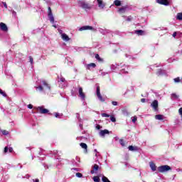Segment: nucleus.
<instances>
[{"label": "nucleus", "instance_id": "1", "mask_svg": "<svg viewBox=\"0 0 182 182\" xmlns=\"http://www.w3.org/2000/svg\"><path fill=\"white\" fill-rule=\"evenodd\" d=\"M38 86L35 87L36 92L43 95H49L51 92L50 85L48 82L40 80L37 82Z\"/></svg>", "mask_w": 182, "mask_h": 182}, {"label": "nucleus", "instance_id": "2", "mask_svg": "<svg viewBox=\"0 0 182 182\" xmlns=\"http://www.w3.org/2000/svg\"><path fill=\"white\" fill-rule=\"evenodd\" d=\"M111 70H116V69L120 70V73H129L127 70H129V66L126 65L125 64H123V63L115 64V65H110Z\"/></svg>", "mask_w": 182, "mask_h": 182}, {"label": "nucleus", "instance_id": "3", "mask_svg": "<svg viewBox=\"0 0 182 182\" xmlns=\"http://www.w3.org/2000/svg\"><path fill=\"white\" fill-rule=\"evenodd\" d=\"M79 8H82V9H84L85 12H87L88 11H90L92 9V4H89L85 0H80L77 2Z\"/></svg>", "mask_w": 182, "mask_h": 182}, {"label": "nucleus", "instance_id": "4", "mask_svg": "<svg viewBox=\"0 0 182 182\" xmlns=\"http://www.w3.org/2000/svg\"><path fill=\"white\" fill-rule=\"evenodd\" d=\"M58 85L59 87H61V89H63V87H68V81H66L65 77H61L58 80Z\"/></svg>", "mask_w": 182, "mask_h": 182}, {"label": "nucleus", "instance_id": "5", "mask_svg": "<svg viewBox=\"0 0 182 182\" xmlns=\"http://www.w3.org/2000/svg\"><path fill=\"white\" fill-rule=\"evenodd\" d=\"M58 85L59 87H61V89H63V87H68V81H66L65 77H61L58 80Z\"/></svg>", "mask_w": 182, "mask_h": 182}, {"label": "nucleus", "instance_id": "6", "mask_svg": "<svg viewBox=\"0 0 182 182\" xmlns=\"http://www.w3.org/2000/svg\"><path fill=\"white\" fill-rule=\"evenodd\" d=\"M169 170H171V167H170L168 165H164L158 167V171L159 173H167V171H169Z\"/></svg>", "mask_w": 182, "mask_h": 182}, {"label": "nucleus", "instance_id": "7", "mask_svg": "<svg viewBox=\"0 0 182 182\" xmlns=\"http://www.w3.org/2000/svg\"><path fill=\"white\" fill-rule=\"evenodd\" d=\"M78 96L80 97L81 100L85 101L86 100V95L83 92V88L82 87H78Z\"/></svg>", "mask_w": 182, "mask_h": 182}, {"label": "nucleus", "instance_id": "8", "mask_svg": "<svg viewBox=\"0 0 182 182\" xmlns=\"http://www.w3.org/2000/svg\"><path fill=\"white\" fill-rule=\"evenodd\" d=\"M35 109L41 114H46V113H49V109H46L43 106L35 107Z\"/></svg>", "mask_w": 182, "mask_h": 182}, {"label": "nucleus", "instance_id": "9", "mask_svg": "<svg viewBox=\"0 0 182 182\" xmlns=\"http://www.w3.org/2000/svg\"><path fill=\"white\" fill-rule=\"evenodd\" d=\"M95 2H97V4L100 9H105V6H106V3L103 2V0H95Z\"/></svg>", "mask_w": 182, "mask_h": 182}, {"label": "nucleus", "instance_id": "10", "mask_svg": "<svg viewBox=\"0 0 182 182\" xmlns=\"http://www.w3.org/2000/svg\"><path fill=\"white\" fill-rule=\"evenodd\" d=\"M151 107H152L155 112H157L159 110V101L157 100H154L151 104Z\"/></svg>", "mask_w": 182, "mask_h": 182}, {"label": "nucleus", "instance_id": "11", "mask_svg": "<svg viewBox=\"0 0 182 182\" xmlns=\"http://www.w3.org/2000/svg\"><path fill=\"white\" fill-rule=\"evenodd\" d=\"M106 134H110V132L107 129L100 130L99 132L100 137L105 138L106 136Z\"/></svg>", "mask_w": 182, "mask_h": 182}, {"label": "nucleus", "instance_id": "12", "mask_svg": "<svg viewBox=\"0 0 182 182\" xmlns=\"http://www.w3.org/2000/svg\"><path fill=\"white\" fill-rule=\"evenodd\" d=\"M97 97H98L99 100H100V102H105L103 97L100 94V87L99 86L97 87Z\"/></svg>", "mask_w": 182, "mask_h": 182}, {"label": "nucleus", "instance_id": "13", "mask_svg": "<svg viewBox=\"0 0 182 182\" xmlns=\"http://www.w3.org/2000/svg\"><path fill=\"white\" fill-rule=\"evenodd\" d=\"M76 117L79 122V127L80 128L81 130H83V119L80 118V115L79 114H76Z\"/></svg>", "mask_w": 182, "mask_h": 182}, {"label": "nucleus", "instance_id": "14", "mask_svg": "<svg viewBox=\"0 0 182 182\" xmlns=\"http://www.w3.org/2000/svg\"><path fill=\"white\" fill-rule=\"evenodd\" d=\"M156 2L159 4V5H164L165 6L170 5V3L167 0H156Z\"/></svg>", "mask_w": 182, "mask_h": 182}, {"label": "nucleus", "instance_id": "15", "mask_svg": "<svg viewBox=\"0 0 182 182\" xmlns=\"http://www.w3.org/2000/svg\"><path fill=\"white\" fill-rule=\"evenodd\" d=\"M0 29L3 31V32H8V26L5 23H0Z\"/></svg>", "mask_w": 182, "mask_h": 182}, {"label": "nucleus", "instance_id": "16", "mask_svg": "<svg viewBox=\"0 0 182 182\" xmlns=\"http://www.w3.org/2000/svg\"><path fill=\"white\" fill-rule=\"evenodd\" d=\"M93 27L90 26H83L82 27L79 28V31L82 32V31H92Z\"/></svg>", "mask_w": 182, "mask_h": 182}, {"label": "nucleus", "instance_id": "17", "mask_svg": "<svg viewBox=\"0 0 182 182\" xmlns=\"http://www.w3.org/2000/svg\"><path fill=\"white\" fill-rule=\"evenodd\" d=\"M99 171V166L97 164H95L92 166V170H91L90 173L91 174H95V173H97V171Z\"/></svg>", "mask_w": 182, "mask_h": 182}, {"label": "nucleus", "instance_id": "18", "mask_svg": "<svg viewBox=\"0 0 182 182\" xmlns=\"http://www.w3.org/2000/svg\"><path fill=\"white\" fill-rule=\"evenodd\" d=\"M61 39H63L64 42H69V41H70V38H69V36L66 33L62 34Z\"/></svg>", "mask_w": 182, "mask_h": 182}, {"label": "nucleus", "instance_id": "19", "mask_svg": "<svg viewBox=\"0 0 182 182\" xmlns=\"http://www.w3.org/2000/svg\"><path fill=\"white\" fill-rule=\"evenodd\" d=\"M129 7L127 6H124L123 7H121L118 9V12L119 14H125L126 13V11H127V9Z\"/></svg>", "mask_w": 182, "mask_h": 182}, {"label": "nucleus", "instance_id": "20", "mask_svg": "<svg viewBox=\"0 0 182 182\" xmlns=\"http://www.w3.org/2000/svg\"><path fill=\"white\" fill-rule=\"evenodd\" d=\"M149 167L152 171H156V170H157V166H156V164L154 162L149 163Z\"/></svg>", "mask_w": 182, "mask_h": 182}, {"label": "nucleus", "instance_id": "21", "mask_svg": "<svg viewBox=\"0 0 182 182\" xmlns=\"http://www.w3.org/2000/svg\"><path fill=\"white\" fill-rule=\"evenodd\" d=\"M95 68H96V64L94 63H91L86 65V68L88 69L89 70H90V69H95Z\"/></svg>", "mask_w": 182, "mask_h": 182}, {"label": "nucleus", "instance_id": "22", "mask_svg": "<svg viewBox=\"0 0 182 182\" xmlns=\"http://www.w3.org/2000/svg\"><path fill=\"white\" fill-rule=\"evenodd\" d=\"M129 151H138L139 148L137 146H129L128 147Z\"/></svg>", "mask_w": 182, "mask_h": 182}, {"label": "nucleus", "instance_id": "23", "mask_svg": "<svg viewBox=\"0 0 182 182\" xmlns=\"http://www.w3.org/2000/svg\"><path fill=\"white\" fill-rule=\"evenodd\" d=\"M95 59H97V60L100 63H103V62H105V60H103V58H100V55H99V54H96V55H95Z\"/></svg>", "mask_w": 182, "mask_h": 182}, {"label": "nucleus", "instance_id": "24", "mask_svg": "<svg viewBox=\"0 0 182 182\" xmlns=\"http://www.w3.org/2000/svg\"><path fill=\"white\" fill-rule=\"evenodd\" d=\"M48 16L50 22H51V23H55V17H53V14H48Z\"/></svg>", "mask_w": 182, "mask_h": 182}, {"label": "nucleus", "instance_id": "25", "mask_svg": "<svg viewBox=\"0 0 182 182\" xmlns=\"http://www.w3.org/2000/svg\"><path fill=\"white\" fill-rule=\"evenodd\" d=\"M135 33L139 36H143L144 35V31L143 30H136L135 31Z\"/></svg>", "mask_w": 182, "mask_h": 182}, {"label": "nucleus", "instance_id": "26", "mask_svg": "<svg viewBox=\"0 0 182 182\" xmlns=\"http://www.w3.org/2000/svg\"><path fill=\"white\" fill-rule=\"evenodd\" d=\"M80 147H82V149H85V151L86 153H87V144H85V143H80Z\"/></svg>", "mask_w": 182, "mask_h": 182}, {"label": "nucleus", "instance_id": "27", "mask_svg": "<svg viewBox=\"0 0 182 182\" xmlns=\"http://www.w3.org/2000/svg\"><path fill=\"white\" fill-rule=\"evenodd\" d=\"M178 97H179L178 95L177 94H176V93H172L171 95V100H177V99H178Z\"/></svg>", "mask_w": 182, "mask_h": 182}, {"label": "nucleus", "instance_id": "28", "mask_svg": "<svg viewBox=\"0 0 182 182\" xmlns=\"http://www.w3.org/2000/svg\"><path fill=\"white\" fill-rule=\"evenodd\" d=\"M114 4L115 6H120L122 5V1L120 0H115Z\"/></svg>", "mask_w": 182, "mask_h": 182}, {"label": "nucleus", "instance_id": "29", "mask_svg": "<svg viewBox=\"0 0 182 182\" xmlns=\"http://www.w3.org/2000/svg\"><path fill=\"white\" fill-rule=\"evenodd\" d=\"M155 119L156 120H164V118L163 117V115L157 114V115L155 116Z\"/></svg>", "mask_w": 182, "mask_h": 182}, {"label": "nucleus", "instance_id": "30", "mask_svg": "<svg viewBox=\"0 0 182 182\" xmlns=\"http://www.w3.org/2000/svg\"><path fill=\"white\" fill-rule=\"evenodd\" d=\"M156 75L158 76H161L162 75H164V70H158V71L156 72Z\"/></svg>", "mask_w": 182, "mask_h": 182}, {"label": "nucleus", "instance_id": "31", "mask_svg": "<svg viewBox=\"0 0 182 182\" xmlns=\"http://www.w3.org/2000/svg\"><path fill=\"white\" fill-rule=\"evenodd\" d=\"M176 19H178V21H182V13L177 14Z\"/></svg>", "mask_w": 182, "mask_h": 182}, {"label": "nucleus", "instance_id": "32", "mask_svg": "<svg viewBox=\"0 0 182 182\" xmlns=\"http://www.w3.org/2000/svg\"><path fill=\"white\" fill-rule=\"evenodd\" d=\"M122 114H124V116H129V112H127V109H122Z\"/></svg>", "mask_w": 182, "mask_h": 182}, {"label": "nucleus", "instance_id": "33", "mask_svg": "<svg viewBox=\"0 0 182 182\" xmlns=\"http://www.w3.org/2000/svg\"><path fill=\"white\" fill-rule=\"evenodd\" d=\"M173 81L175 83H180L181 82V80H180L179 77L174 78Z\"/></svg>", "mask_w": 182, "mask_h": 182}, {"label": "nucleus", "instance_id": "34", "mask_svg": "<svg viewBox=\"0 0 182 182\" xmlns=\"http://www.w3.org/2000/svg\"><path fill=\"white\" fill-rule=\"evenodd\" d=\"M93 180L95 182H100V178H99V176H94Z\"/></svg>", "mask_w": 182, "mask_h": 182}, {"label": "nucleus", "instance_id": "35", "mask_svg": "<svg viewBox=\"0 0 182 182\" xmlns=\"http://www.w3.org/2000/svg\"><path fill=\"white\" fill-rule=\"evenodd\" d=\"M43 153H45V151H43V149H39V151H38L39 156H42V154H43V156H45V154H44Z\"/></svg>", "mask_w": 182, "mask_h": 182}, {"label": "nucleus", "instance_id": "36", "mask_svg": "<svg viewBox=\"0 0 182 182\" xmlns=\"http://www.w3.org/2000/svg\"><path fill=\"white\" fill-rule=\"evenodd\" d=\"M2 134H4V136H8V134H9V132L6 131V130H3L1 131Z\"/></svg>", "mask_w": 182, "mask_h": 182}, {"label": "nucleus", "instance_id": "37", "mask_svg": "<svg viewBox=\"0 0 182 182\" xmlns=\"http://www.w3.org/2000/svg\"><path fill=\"white\" fill-rule=\"evenodd\" d=\"M76 177H78V178H82L83 177V175L81 173H75Z\"/></svg>", "mask_w": 182, "mask_h": 182}, {"label": "nucleus", "instance_id": "38", "mask_svg": "<svg viewBox=\"0 0 182 182\" xmlns=\"http://www.w3.org/2000/svg\"><path fill=\"white\" fill-rule=\"evenodd\" d=\"M101 116L102 117H110V115L109 114H107V113H102Z\"/></svg>", "mask_w": 182, "mask_h": 182}, {"label": "nucleus", "instance_id": "39", "mask_svg": "<svg viewBox=\"0 0 182 182\" xmlns=\"http://www.w3.org/2000/svg\"><path fill=\"white\" fill-rule=\"evenodd\" d=\"M0 95H2L4 97H6V93H5V92H4L1 89H0Z\"/></svg>", "mask_w": 182, "mask_h": 182}, {"label": "nucleus", "instance_id": "40", "mask_svg": "<svg viewBox=\"0 0 182 182\" xmlns=\"http://www.w3.org/2000/svg\"><path fill=\"white\" fill-rule=\"evenodd\" d=\"M58 31L60 33V36H62V35H65V33H63V31H62V29L58 28Z\"/></svg>", "mask_w": 182, "mask_h": 182}, {"label": "nucleus", "instance_id": "41", "mask_svg": "<svg viewBox=\"0 0 182 182\" xmlns=\"http://www.w3.org/2000/svg\"><path fill=\"white\" fill-rule=\"evenodd\" d=\"M110 120L111 122H112L113 123H115L116 122V117H113V116H111L110 117Z\"/></svg>", "mask_w": 182, "mask_h": 182}, {"label": "nucleus", "instance_id": "42", "mask_svg": "<svg viewBox=\"0 0 182 182\" xmlns=\"http://www.w3.org/2000/svg\"><path fill=\"white\" fill-rule=\"evenodd\" d=\"M72 164H73L74 166H77V164H79L77 162H76V161H75V159H73L71 161Z\"/></svg>", "mask_w": 182, "mask_h": 182}, {"label": "nucleus", "instance_id": "43", "mask_svg": "<svg viewBox=\"0 0 182 182\" xmlns=\"http://www.w3.org/2000/svg\"><path fill=\"white\" fill-rule=\"evenodd\" d=\"M119 144L121 146H122V147H124V141L123 139L119 140Z\"/></svg>", "mask_w": 182, "mask_h": 182}, {"label": "nucleus", "instance_id": "44", "mask_svg": "<svg viewBox=\"0 0 182 182\" xmlns=\"http://www.w3.org/2000/svg\"><path fill=\"white\" fill-rule=\"evenodd\" d=\"M55 117H56L57 119H59V117H60V114L59 112H55Z\"/></svg>", "mask_w": 182, "mask_h": 182}, {"label": "nucleus", "instance_id": "45", "mask_svg": "<svg viewBox=\"0 0 182 182\" xmlns=\"http://www.w3.org/2000/svg\"><path fill=\"white\" fill-rule=\"evenodd\" d=\"M8 150H9L8 146H5L4 151V154H6V153H8Z\"/></svg>", "mask_w": 182, "mask_h": 182}, {"label": "nucleus", "instance_id": "46", "mask_svg": "<svg viewBox=\"0 0 182 182\" xmlns=\"http://www.w3.org/2000/svg\"><path fill=\"white\" fill-rule=\"evenodd\" d=\"M43 166H44V168L46 169V170H48V168H49V167H51V166L50 165H46V164H43Z\"/></svg>", "mask_w": 182, "mask_h": 182}, {"label": "nucleus", "instance_id": "47", "mask_svg": "<svg viewBox=\"0 0 182 182\" xmlns=\"http://www.w3.org/2000/svg\"><path fill=\"white\" fill-rule=\"evenodd\" d=\"M112 105L113 106H117V105H119V103H118L117 102H116V101H112Z\"/></svg>", "mask_w": 182, "mask_h": 182}, {"label": "nucleus", "instance_id": "48", "mask_svg": "<svg viewBox=\"0 0 182 182\" xmlns=\"http://www.w3.org/2000/svg\"><path fill=\"white\" fill-rule=\"evenodd\" d=\"M95 129H97V130H100L102 129V126L97 124Z\"/></svg>", "mask_w": 182, "mask_h": 182}, {"label": "nucleus", "instance_id": "49", "mask_svg": "<svg viewBox=\"0 0 182 182\" xmlns=\"http://www.w3.org/2000/svg\"><path fill=\"white\" fill-rule=\"evenodd\" d=\"M136 121H137V117H132V122L133 123H136Z\"/></svg>", "mask_w": 182, "mask_h": 182}, {"label": "nucleus", "instance_id": "50", "mask_svg": "<svg viewBox=\"0 0 182 182\" xmlns=\"http://www.w3.org/2000/svg\"><path fill=\"white\" fill-rule=\"evenodd\" d=\"M2 4L4 5V8L6 9H8V4H6V2H2Z\"/></svg>", "mask_w": 182, "mask_h": 182}, {"label": "nucleus", "instance_id": "51", "mask_svg": "<svg viewBox=\"0 0 182 182\" xmlns=\"http://www.w3.org/2000/svg\"><path fill=\"white\" fill-rule=\"evenodd\" d=\"M29 59H30V63H31V65H33V58H32V56H30Z\"/></svg>", "mask_w": 182, "mask_h": 182}, {"label": "nucleus", "instance_id": "52", "mask_svg": "<svg viewBox=\"0 0 182 182\" xmlns=\"http://www.w3.org/2000/svg\"><path fill=\"white\" fill-rule=\"evenodd\" d=\"M52 14V9H50V7H48V15H50Z\"/></svg>", "mask_w": 182, "mask_h": 182}, {"label": "nucleus", "instance_id": "53", "mask_svg": "<svg viewBox=\"0 0 182 182\" xmlns=\"http://www.w3.org/2000/svg\"><path fill=\"white\" fill-rule=\"evenodd\" d=\"M132 19H133V18H132V16H128V17L127 18V21L128 22H130V21H132Z\"/></svg>", "mask_w": 182, "mask_h": 182}, {"label": "nucleus", "instance_id": "54", "mask_svg": "<svg viewBox=\"0 0 182 182\" xmlns=\"http://www.w3.org/2000/svg\"><path fill=\"white\" fill-rule=\"evenodd\" d=\"M106 75H109V73H105V72L101 73V76H106Z\"/></svg>", "mask_w": 182, "mask_h": 182}, {"label": "nucleus", "instance_id": "55", "mask_svg": "<svg viewBox=\"0 0 182 182\" xmlns=\"http://www.w3.org/2000/svg\"><path fill=\"white\" fill-rule=\"evenodd\" d=\"M28 109H33V105L29 104L28 105H27Z\"/></svg>", "mask_w": 182, "mask_h": 182}, {"label": "nucleus", "instance_id": "56", "mask_svg": "<svg viewBox=\"0 0 182 182\" xmlns=\"http://www.w3.org/2000/svg\"><path fill=\"white\" fill-rule=\"evenodd\" d=\"M9 153H12L14 151V149L12 147L9 148Z\"/></svg>", "mask_w": 182, "mask_h": 182}, {"label": "nucleus", "instance_id": "57", "mask_svg": "<svg viewBox=\"0 0 182 182\" xmlns=\"http://www.w3.org/2000/svg\"><path fill=\"white\" fill-rule=\"evenodd\" d=\"M99 31L101 33H105V30L102 29V28H99Z\"/></svg>", "mask_w": 182, "mask_h": 182}, {"label": "nucleus", "instance_id": "58", "mask_svg": "<svg viewBox=\"0 0 182 182\" xmlns=\"http://www.w3.org/2000/svg\"><path fill=\"white\" fill-rule=\"evenodd\" d=\"M141 103H146V99L144 98L141 99Z\"/></svg>", "mask_w": 182, "mask_h": 182}, {"label": "nucleus", "instance_id": "59", "mask_svg": "<svg viewBox=\"0 0 182 182\" xmlns=\"http://www.w3.org/2000/svg\"><path fill=\"white\" fill-rule=\"evenodd\" d=\"M58 153H59V151H53V154H54L55 156H58Z\"/></svg>", "mask_w": 182, "mask_h": 182}, {"label": "nucleus", "instance_id": "60", "mask_svg": "<svg viewBox=\"0 0 182 182\" xmlns=\"http://www.w3.org/2000/svg\"><path fill=\"white\" fill-rule=\"evenodd\" d=\"M168 63H171V62H173V59L172 58L168 59Z\"/></svg>", "mask_w": 182, "mask_h": 182}, {"label": "nucleus", "instance_id": "61", "mask_svg": "<svg viewBox=\"0 0 182 182\" xmlns=\"http://www.w3.org/2000/svg\"><path fill=\"white\" fill-rule=\"evenodd\" d=\"M176 36H177V33H176V32H174V33H173V38H176Z\"/></svg>", "mask_w": 182, "mask_h": 182}, {"label": "nucleus", "instance_id": "62", "mask_svg": "<svg viewBox=\"0 0 182 182\" xmlns=\"http://www.w3.org/2000/svg\"><path fill=\"white\" fill-rule=\"evenodd\" d=\"M33 182H39V179H33Z\"/></svg>", "mask_w": 182, "mask_h": 182}, {"label": "nucleus", "instance_id": "63", "mask_svg": "<svg viewBox=\"0 0 182 182\" xmlns=\"http://www.w3.org/2000/svg\"><path fill=\"white\" fill-rule=\"evenodd\" d=\"M76 160H77V161L78 163H80V159H79V158H76Z\"/></svg>", "mask_w": 182, "mask_h": 182}, {"label": "nucleus", "instance_id": "64", "mask_svg": "<svg viewBox=\"0 0 182 182\" xmlns=\"http://www.w3.org/2000/svg\"><path fill=\"white\" fill-rule=\"evenodd\" d=\"M176 171H178V172H179V171H182V169L177 168V169H176Z\"/></svg>", "mask_w": 182, "mask_h": 182}]
</instances>
